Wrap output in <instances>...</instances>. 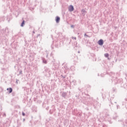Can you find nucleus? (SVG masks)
<instances>
[{"instance_id": "f257e3e1", "label": "nucleus", "mask_w": 127, "mask_h": 127, "mask_svg": "<svg viewBox=\"0 0 127 127\" xmlns=\"http://www.w3.org/2000/svg\"><path fill=\"white\" fill-rule=\"evenodd\" d=\"M68 10L69 11H73V10H74V6H73V5H70L68 7Z\"/></svg>"}, {"instance_id": "f03ea898", "label": "nucleus", "mask_w": 127, "mask_h": 127, "mask_svg": "<svg viewBox=\"0 0 127 127\" xmlns=\"http://www.w3.org/2000/svg\"><path fill=\"white\" fill-rule=\"evenodd\" d=\"M98 44L99 45H103L104 44V41L103 40H100L98 41Z\"/></svg>"}, {"instance_id": "7ed1b4c3", "label": "nucleus", "mask_w": 127, "mask_h": 127, "mask_svg": "<svg viewBox=\"0 0 127 127\" xmlns=\"http://www.w3.org/2000/svg\"><path fill=\"white\" fill-rule=\"evenodd\" d=\"M7 91H8V93H10L12 92V88H7Z\"/></svg>"}, {"instance_id": "20e7f679", "label": "nucleus", "mask_w": 127, "mask_h": 127, "mask_svg": "<svg viewBox=\"0 0 127 127\" xmlns=\"http://www.w3.org/2000/svg\"><path fill=\"white\" fill-rule=\"evenodd\" d=\"M56 21L57 23H59V21H60V17L57 16L56 19Z\"/></svg>"}, {"instance_id": "39448f33", "label": "nucleus", "mask_w": 127, "mask_h": 127, "mask_svg": "<svg viewBox=\"0 0 127 127\" xmlns=\"http://www.w3.org/2000/svg\"><path fill=\"white\" fill-rule=\"evenodd\" d=\"M24 25V20L23 21L22 23L21 24V26L23 27Z\"/></svg>"}, {"instance_id": "423d86ee", "label": "nucleus", "mask_w": 127, "mask_h": 127, "mask_svg": "<svg viewBox=\"0 0 127 127\" xmlns=\"http://www.w3.org/2000/svg\"><path fill=\"white\" fill-rule=\"evenodd\" d=\"M104 55H105V57L106 58L109 57V54H105Z\"/></svg>"}, {"instance_id": "0eeeda50", "label": "nucleus", "mask_w": 127, "mask_h": 127, "mask_svg": "<svg viewBox=\"0 0 127 127\" xmlns=\"http://www.w3.org/2000/svg\"><path fill=\"white\" fill-rule=\"evenodd\" d=\"M22 115H23V116H25V114L24 113H23V112L22 113Z\"/></svg>"}, {"instance_id": "6e6552de", "label": "nucleus", "mask_w": 127, "mask_h": 127, "mask_svg": "<svg viewBox=\"0 0 127 127\" xmlns=\"http://www.w3.org/2000/svg\"><path fill=\"white\" fill-rule=\"evenodd\" d=\"M44 63H45V64H46V63H47V62H46V61H44Z\"/></svg>"}, {"instance_id": "1a4fd4ad", "label": "nucleus", "mask_w": 127, "mask_h": 127, "mask_svg": "<svg viewBox=\"0 0 127 127\" xmlns=\"http://www.w3.org/2000/svg\"><path fill=\"white\" fill-rule=\"evenodd\" d=\"M71 27H74V26L71 25Z\"/></svg>"}]
</instances>
